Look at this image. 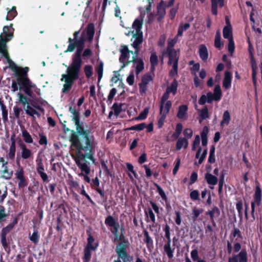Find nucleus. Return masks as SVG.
<instances>
[{"label": "nucleus", "instance_id": "f257e3e1", "mask_svg": "<svg viewBox=\"0 0 262 262\" xmlns=\"http://www.w3.org/2000/svg\"><path fill=\"white\" fill-rule=\"evenodd\" d=\"M69 111L72 114L71 118L74 122L77 132L82 135L84 139V144L79 141L77 134L74 132L72 134L70 141L71 142V155L74 159L76 164L81 169L82 173L85 174H89L91 169L86 163L85 158L90 159L94 161L92 155V145L91 143V139L89 137L90 130H84L80 122L79 113L75 107H70Z\"/></svg>", "mask_w": 262, "mask_h": 262}, {"label": "nucleus", "instance_id": "f03ea898", "mask_svg": "<svg viewBox=\"0 0 262 262\" xmlns=\"http://www.w3.org/2000/svg\"><path fill=\"white\" fill-rule=\"evenodd\" d=\"M143 21V17L141 16L136 19L132 25L133 30L132 31L133 37L131 39V46L135 49V52L129 50L127 46H121L119 49L121 53L119 61L123 64L121 69L127 66L129 63L133 62L136 75H138L144 68L142 59L137 58L140 51V46L143 41V32L141 31Z\"/></svg>", "mask_w": 262, "mask_h": 262}, {"label": "nucleus", "instance_id": "7ed1b4c3", "mask_svg": "<svg viewBox=\"0 0 262 262\" xmlns=\"http://www.w3.org/2000/svg\"><path fill=\"white\" fill-rule=\"evenodd\" d=\"M68 46L67 51L72 52L75 48L77 51L73 59L72 64L67 69V92L69 91L74 81L78 78V75L82 65L81 55L84 48V42L82 39L76 41L74 43L71 42Z\"/></svg>", "mask_w": 262, "mask_h": 262}, {"label": "nucleus", "instance_id": "20e7f679", "mask_svg": "<svg viewBox=\"0 0 262 262\" xmlns=\"http://www.w3.org/2000/svg\"><path fill=\"white\" fill-rule=\"evenodd\" d=\"M28 67L20 68L19 75L17 78V83L20 86L19 89L23 90L24 93L30 97H32L33 92L38 95H40V89L38 88L35 84L32 83L28 77Z\"/></svg>", "mask_w": 262, "mask_h": 262}, {"label": "nucleus", "instance_id": "39448f33", "mask_svg": "<svg viewBox=\"0 0 262 262\" xmlns=\"http://www.w3.org/2000/svg\"><path fill=\"white\" fill-rule=\"evenodd\" d=\"M116 252L118 255L116 260L122 259L123 262H128L132 260L131 257L127 253L125 246L120 243L117 245L116 248Z\"/></svg>", "mask_w": 262, "mask_h": 262}, {"label": "nucleus", "instance_id": "423d86ee", "mask_svg": "<svg viewBox=\"0 0 262 262\" xmlns=\"http://www.w3.org/2000/svg\"><path fill=\"white\" fill-rule=\"evenodd\" d=\"M261 191L259 186L256 187L255 194L254 196V201L251 203V215L253 219L255 220L254 216V210L255 206H259L261 204Z\"/></svg>", "mask_w": 262, "mask_h": 262}, {"label": "nucleus", "instance_id": "0eeeda50", "mask_svg": "<svg viewBox=\"0 0 262 262\" xmlns=\"http://www.w3.org/2000/svg\"><path fill=\"white\" fill-rule=\"evenodd\" d=\"M207 102L209 103H211L213 100L219 101L220 100L222 96V91L220 85H215L214 89V93L209 92L207 93Z\"/></svg>", "mask_w": 262, "mask_h": 262}, {"label": "nucleus", "instance_id": "6e6552de", "mask_svg": "<svg viewBox=\"0 0 262 262\" xmlns=\"http://www.w3.org/2000/svg\"><path fill=\"white\" fill-rule=\"evenodd\" d=\"M24 172L23 168L19 166L15 173L16 179L19 180L18 186L19 188H23L28 185L27 180L24 176Z\"/></svg>", "mask_w": 262, "mask_h": 262}, {"label": "nucleus", "instance_id": "1a4fd4ad", "mask_svg": "<svg viewBox=\"0 0 262 262\" xmlns=\"http://www.w3.org/2000/svg\"><path fill=\"white\" fill-rule=\"evenodd\" d=\"M15 136L13 134L11 136V145L9 147V151L7 154V157L11 160H13L15 158V152H16V145H15Z\"/></svg>", "mask_w": 262, "mask_h": 262}, {"label": "nucleus", "instance_id": "9d476101", "mask_svg": "<svg viewBox=\"0 0 262 262\" xmlns=\"http://www.w3.org/2000/svg\"><path fill=\"white\" fill-rule=\"evenodd\" d=\"M167 52L169 57L168 63L170 64L178 63L179 58V51L173 50L167 51Z\"/></svg>", "mask_w": 262, "mask_h": 262}, {"label": "nucleus", "instance_id": "9b49d317", "mask_svg": "<svg viewBox=\"0 0 262 262\" xmlns=\"http://www.w3.org/2000/svg\"><path fill=\"white\" fill-rule=\"evenodd\" d=\"M13 24H10L9 26H5L3 27V33L5 34L4 39L11 40L13 37L14 29L12 27Z\"/></svg>", "mask_w": 262, "mask_h": 262}, {"label": "nucleus", "instance_id": "f8f14e48", "mask_svg": "<svg viewBox=\"0 0 262 262\" xmlns=\"http://www.w3.org/2000/svg\"><path fill=\"white\" fill-rule=\"evenodd\" d=\"M0 38V53L5 58L9 57V53L7 51V42L9 41V39H4V37L1 36Z\"/></svg>", "mask_w": 262, "mask_h": 262}, {"label": "nucleus", "instance_id": "ddd939ff", "mask_svg": "<svg viewBox=\"0 0 262 262\" xmlns=\"http://www.w3.org/2000/svg\"><path fill=\"white\" fill-rule=\"evenodd\" d=\"M211 12L213 15H217V8H222L224 5V0H211Z\"/></svg>", "mask_w": 262, "mask_h": 262}, {"label": "nucleus", "instance_id": "4468645a", "mask_svg": "<svg viewBox=\"0 0 262 262\" xmlns=\"http://www.w3.org/2000/svg\"><path fill=\"white\" fill-rule=\"evenodd\" d=\"M171 105L172 102L171 101H167L166 102L160 103V114L167 116L169 112Z\"/></svg>", "mask_w": 262, "mask_h": 262}, {"label": "nucleus", "instance_id": "2eb2a0df", "mask_svg": "<svg viewBox=\"0 0 262 262\" xmlns=\"http://www.w3.org/2000/svg\"><path fill=\"white\" fill-rule=\"evenodd\" d=\"M187 110L188 107L187 105H180L179 107V111L177 115V117L182 120H186L188 118Z\"/></svg>", "mask_w": 262, "mask_h": 262}, {"label": "nucleus", "instance_id": "dca6fc26", "mask_svg": "<svg viewBox=\"0 0 262 262\" xmlns=\"http://www.w3.org/2000/svg\"><path fill=\"white\" fill-rule=\"evenodd\" d=\"M24 109L26 114L32 117L33 120L35 119V115H36L38 117H40L41 116L40 114L36 110L30 105V104H28V105L24 107Z\"/></svg>", "mask_w": 262, "mask_h": 262}, {"label": "nucleus", "instance_id": "f3484780", "mask_svg": "<svg viewBox=\"0 0 262 262\" xmlns=\"http://www.w3.org/2000/svg\"><path fill=\"white\" fill-rule=\"evenodd\" d=\"M207 214L210 215L212 224L215 226L216 224L214 221V218L218 217L220 215V211L219 208L216 206L213 207L211 210L207 212Z\"/></svg>", "mask_w": 262, "mask_h": 262}, {"label": "nucleus", "instance_id": "a211bd4d", "mask_svg": "<svg viewBox=\"0 0 262 262\" xmlns=\"http://www.w3.org/2000/svg\"><path fill=\"white\" fill-rule=\"evenodd\" d=\"M232 74L228 71L225 72V77L223 79V85L226 89L230 88L231 84Z\"/></svg>", "mask_w": 262, "mask_h": 262}, {"label": "nucleus", "instance_id": "6ab92c4d", "mask_svg": "<svg viewBox=\"0 0 262 262\" xmlns=\"http://www.w3.org/2000/svg\"><path fill=\"white\" fill-rule=\"evenodd\" d=\"M22 150L21 157L23 159H28L30 158L32 155V151L30 149L27 148L26 145L22 143L19 144Z\"/></svg>", "mask_w": 262, "mask_h": 262}, {"label": "nucleus", "instance_id": "aec40b11", "mask_svg": "<svg viewBox=\"0 0 262 262\" xmlns=\"http://www.w3.org/2000/svg\"><path fill=\"white\" fill-rule=\"evenodd\" d=\"M199 55L201 58L204 61H206L208 57V50L204 45H201L199 47Z\"/></svg>", "mask_w": 262, "mask_h": 262}, {"label": "nucleus", "instance_id": "412c9836", "mask_svg": "<svg viewBox=\"0 0 262 262\" xmlns=\"http://www.w3.org/2000/svg\"><path fill=\"white\" fill-rule=\"evenodd\" d=\"M174 250V245H173L172 246L169 245H164V252L167 255L169 259H171L173 258Z\"/></svg>", "mask_w": 262, "mask_h": 262}, {"label": "nucleus", "instance_id": "4be33fe9", "mask_svg": "<svg viewBox=\"0 0 262 262\" xmlns=\"http://www.w3.org/2000/svg\"><path fill=\"white\" fill-rule=\"evenodd\" d=\"M231 117L230 113L228 111H225L224 112L222 120L220 123V126L223 127L225 126L228 125L230 121Z\"/></svg>", "mask_w": 262, "mask_h": 262}, {"label": "nucleus", "instance_id": "5701e85b", "mask_svg": "<svg viewBox=\"0 0 262 262\" xmlns=\"http://www.w3.org/2000/svg\"><path fill=\"white\" fill-rule=\"evenodd\" d=\"M188 145V139L185 138H180L178 139L176 144V148L178 150H180L182 147L187 148Z\"/></svg>", "mask_w": 262, "mask_h": 262}, {"label": "nucleus", "instance_id": "b1692460", "mask_svg": "<svg viewBox=\"0 0 262 262\" xmlns=\"http://www.w3.org/2000/svg\"><path fill=\"white\" fill-rule=\"evenodd\" d=\"M205 179L208 184L210 185H215L217 184L218 181V179L216 177L209 173H206Z\"/></svg>", "mask_w": 262, "mask_h": 262}, {"label": "nucleus", "instance_id": "393cba45", "mask_svg": "<svg viewBox=\"0 0 262 262\" xmlns=\"http://www.w3.org/2000/svg\"><path fill=\"white\" fill-rule=\"evenodd\" d=\"M202 148L200 147L199 148L198 150L197 151L196 155H195V158L196 159H199V163L200 164H201L203 163V162L204 161V160L205 159L206 155L207 154V149H205L204 150L203 152L202 153V154L201 156V155L202 153Z\"/></svg>", "mask_w": 262, "mask_h": 262}, {"label": "nucleus", "instance_id": "a878e982", "mask_svg": "<svg viewBox=\"0 0 262 262\" xmlns=\"http://www.w3.org/2000/svg\"><path fill=\"white\" fill-rule=\"evenodd\" d=\"M8 60V62L9 64L10 68L15 72L16 76L17 77V78H18V76L19 75V72L20 68L18 67L17 66L10 58V57L9 56L8 58H6Z\"/></svg>", "mask_w": 262, "mask_h": 262}, {"label": "nucleus", "instance_id": "bb28decb", "mask_svg": "<svg viewBox=\"0 0 262 262\" xmlns=\"http://www.w3.org/2000/svg\"><path fill=\"white\" fill-rule=\"evenodd\" d=\"M178 83L177 80H174L171 84L166 89V92L168 93H172L173 95H175L177 93Z\"/></svg>", "mask_w": 262, "mask_h": 262}, {"label": "nucleus", "instance_id": "cd10ccee", "mask_svg": "<svg viewBox=\"0 0 262 262\" xmlns=\"http://www.w3.org/2000/svg\"><path fill=\"white\" fill-rule=\"evenodd\" d=\"M17 14L15 6H13L11 9L8 11L7 15L6 17L7 20H12Z\"/></svg>", "mask_w": 262, "mask_h": 262}, {"label": "nucleus", "instance_id": "c85d7f7f", "mask_svg": "<svg viewBox=\"0 0 262 262\" xmlns=\"http://www.w3.org/2000/svg\"><path fill=\"white\" fill-rule=\"evenodd\" d=\"M223 36L225 38L230 39L232 37V29L230 25L225 26L223 29Z\"/></svg>", "mask_w": 262, "mask_h": 262}, {"label": "nucleus", "instance_id": "c756f323", "mask_svg": "<svg viewBox=\"0 0 262 262\" xmlns=\"http://www.w3.org/2000/svg\"><path fill=\"white\" fill-rule=\"evenodd\" d=\"M165 13L166 12L165 8L162 6L161 4L157 7V19L159 21H160L163 19L165 15Z\"/></svg>", "mask_w": 262, "mask_h": 262}, {"label": "nucleus", "instance_id": "7c9ffc66", "mask_svg": "<svg viewBox=\"0 0 262 262\" xmlns=\"http://www.w3.org/2000/svg\"><path fill=\"white\" fill-rule=\"evenodd\" d=\"M22 137L26 143L30 144L33 143V139L27 130L24 129L22 131Z\"/></svg>", "mask_w": 262, "mask_h": 262}, {"label": "nucleus", "instance_id": "2f4dec72", "mask_svg": "<svg viewBox=\"0 0 262 262\" xmlns=\"http://www.w3.org/2000/svg\"><path fill=\"white\" fill-rule=\"evenodd\" d=\"M151 63V69L152 71L155 70V67L158 64V56L155 53H152L150 58Z\"/></svg>", "mask_w": 262, "mask_h": 262}, {"label": "nucleus", "instance_id": "473e14b6", "mask_svg": "<svg viewBox=\"0 0 262 262\" xmlns=\"http://www.w3.org/2000/svg\"><path fill=\"white\" fill-rule=\"evenodd\" d=\"M86 34L88 36L89 39L91 40L94 34V26L93 24L88 25L86 29Z\"/></svg>", "mask_w": 262, "mask_h": 262}, {"label": "nucleus", "instance_id": "72a5a7b5", "mask_svg": "<svg viewBox=\"0 0 262 262\" xmlns=\"http://www.w3.org/2000/svg\"><path fill=\"white\" fill-rule=\"evenodd\" d=\"M190 27V25L188 23L185 24H181L179 27L177 36H182L183 33L184 31L187 30Z\"/></svg>", "mask_w": 262, "mask_h": 262}, {"label": "nucleus", "instance_id": "f704fd0d", "mask_svg": "<svg viewBox=\"0 0 262 262\" xmlns=\"http://www.w3.org/2000/svg\"><path fill=\"white\" fill-rule=\"evenodd\" d=\"M118 223L111 215L108 216L105 220V224L108 227H113Z\"/></svg>", "mask_w": 262, "mask_h": 262}, {"label": "nucleus", "instance_id": "c9c22d12", "mask_svg": "<svg viewBox=\"0 0 262 262\" xmlns=\"http://www.w3.org/2000/svg\"><path fill=\"white\" fill-rule=\"evenodd\" d=\"M19 97V100L23 104H30L31 102V100L28 98L26 96H25L21 93L18 94Z\"/></svg>", "mask_w": 262, "mask_h": 262}, {"label": "nucleus", "instance_id": "e433bc0d", "mask_svg": "<svg viewBox=\"0 0 262 262\" xmlns=\"http://www.w3.org/2000/svg\"><path fill=\"white\" fill-rule=\"evenodd\" d=\"M200 116L202 120L206 119L209 117L208 109L205 106L200 111Z\"/></svg>", "mask_w": 262, "mask_h": 262}, {"label": "nucleus", "instance_id": "4c0bfd02", "mask_svg": "<svg viewBox=\"0 0 262 262\" xmlns=\"http://www.w3.org/2000/svg\"><path fill=\"white\" fill-rule=\"evenodd\" d=\"M215 147L212 146L210 147L209 156L208 158V162L210 163H214L215 161Z\"/></svg>", "mask_w": 262, "mask_h": 262}, {"label": "nucleus", "instance_id": "58836bf2", "mask_svg": "<svg viewBox=\"0 0 262 262\" xmlns=\"http://www.w3.org/2000/svg\"><path fill=\"white\" fill-rule=\"evenodd\" d=\"M178 36L177 35L173 39H169L168 41V46L167 51L173 50V47L177 41Z\"/></svg>", "mask_w": 262, "mask_h": 262}, {"label": "nucleus", "instance_id": "ea45409f", "mask_svg": "<svg viewBox=\"0 0 262 262\" xmlns=\"http://www.w3.org/2000/svg\"><path fill=\"white\" fill-rule=\"evenodd\" d=\"M3 175L2 177L6 180H9L12 175V171H9L8 167L7 166H4V168L3 170Z\"/></svg>", "mask_w": 262, "mask_h": 262}, {"label": "nucleus", "instance_id": "a19ab883", "mask_svg": "<svg viewBox=\"0 0 262 262\" xmlns=\"http://www.w3.org/2000/svg\"><path fill=\"white\" fill-rule=\"evenodd\" d=\"M124 105L122 103H114L113 105V108L115 114L118 115L122 110V106Z\"/></svg>", "mask_w": 262, "mask_h": 262}, {"label": "nucleus", "instance_id": "79ce46f5", "mask_svg": "<svg viewBox=\"0 0 262 262\" xmlns=\"http://www.w3.org/2000/svg\"><path fill=\"white\" fill-rule=\"evenodd\" d=\"M214 46L216 48H219L222 46L221 41V33L219 31H217L215 36Z\"/></svg>", "mask_w": 262, "mask_h": 262}, {"label": "nucleus", "instance_id": "37998d69", "mask_svg": "<svg viewBox=\"0 0 262 262\" xmlns=\"http://www.w3.org/2000/svg\"><path fill=\"white\" fill-rule=\"evenodd\" d=\"M203 209L202 208L197 209L196 208H193L192 209V213H193V221H195L198 217L203 212Z\"/></svg>", "mask_w": 262, "mask_h": 262}, {"label": "nucleus", "instance_id": "c03bdc74", "mask_svg": "<svg viewBox=\"0 0 262 262\" xmlns=\"http://www.w3.org/2000/svg\"><path fill=\"white\" fill-rule=\"evenodd\" d=\"M103 71V64L100 62L97 68V72L98 76V81H100L102 78Z\"/></svg>", "mask_w": 262, "mask_h": 262}, {"label": "nucleus", "instance_id": "a18cd8bd", "mask_svg": "<svg viewBox=\"0 0 262 262\" xmlns=\"http://www.w3.org/2000/svg\"><path fill=\"white\" fill-rule=\"evenodd\" d=\"M239 257V262H247V253L245 250H242L237 255Z\"/></svg>", "mask_w": 262, "mask_h": 262}, {"label": "nucleus", "instance_id": "49530a36", "mask_svg": "<svg viewBox=\"0 0 262 262\" xmlns=\"http://www.w3.org/2000/svg\"><path fill=\"white\" fill-rule=\"evenodd\" d=\"M235 46H234V42L233 41V37H230V39H229V43L228 46V49L229 52L232 54L234 51Z\"/></svg>", "mask_w": 262, "mask_h": 262}, {"label": "nucleus", "instance_id": "de8ad7c7", "mask_svg": "<svg viewBox=\"0 0 262 262\" xmlns=\"http://www.w3.org/2000/svg\"><path fill=\"white\" fill-rule=\"evenodd\" d=\"M183 129V125L181 123L177 124L176 126V133L173 134V136L176 138L179 137L181 134Z\"/></svg>", "mask_w": 262, "mask_h": 262}, {"label": "nucleus", "instance_id": "09e8293b", "mask_svg": "<svg viewBox=\"0 0 262 262\" xmlns=\"http://www.w3.org/2000/svg\"><path fill=\"white\" fill-rule=\"evenodd\" d=\"M8 215L5 213V208L3 206L0 205V222L5 221Z\"/></svg>", "mask_w": 262, "mask_h": 262}, {"label": "nucleus", "instance_id": "8fccbe9b", "mask_svg": "<svg viewBox=\"0 0 262 262\" xmlns=\"http://www.w3.org/2000/svg\"><path fill=\"white\" fill-rule=\"evenodd\" d=\"M91 249L86 248L84 250V262H89L91 256V253L90 251Z\"/></svg>", "mask_w": 262, "mask_h": 262}, {"label": "nucleus", "instance_id": "3c124183", "mask_svg": "<svg viewBox=\"0 0 262 262\" xmlns=\"http://www.w3.org/2000/svg\"><path fill=\"white\" fill-rule=\"evenodd\" d=\"M1 106L2 111V118L4 122H5L8 121V111L4 104H2Z\"/></svg>", "mask_w": 262, "mask_h": 262}, {"label": "nucleus", "instance_id": "603ef678", "mask_svg": "<svg viewBox=\"0 0 262 262\" xmlns=\"http://www.w3.org/2000/svg\"><path fill=\"white\" fill-rule=\"evenodd\" d=\"M39 136L40 137L39 143L40 145H47L48 140L47 137L43 133H39Z\"/></svg>", "mask_w": 262, "mask_h": 262}, {"label": "nucleus", "instance_id": "864d4df0", "mask_svg": "<svg viewBox=\"0 0 262 262\" xmlns=\"http://www.w3.org/2000/svg\"><path fill=\"white\" fill-rule=\"evenodd\" d=\"M146 127V124L145 123H142L132 126L130 128L131 130H142Z\"/></svg>", "mask_w": 262, "mask_h": 262}, {"label": "nucleus", "instance_id": "5fc2aeb1", "mask_svg": "<svg viewBox=\"0 0 262 262\" xmlns=\"http://www.w3.org/2000/svg\"><path fill=\"white\" fill-rule=\"evenodd\" d=\"M84 71L86 76L88 78H90L93 74L92 67L90 65H86L84 68Z\"/></svg>", "mask_w": 262, "mask_h": 262}, {"label": "nucleus", "instance_id": "6e6d98bb", "mask_svg": "<svg viewBox=\"0 0 262 262\" xmlns=\"http://www.w3.org/2000/svg\"><path fill=\"white\" fill-rule=\"evenodd\" d=\"M236 208L238 211V216L242 217L243 216V203L241 201L236 203Z\"/></svg>", "mask_w": 262, "mask_h": 262}, {"label": "nucleus", "instance_id": "4d7b16f0", "mask_svg": "<svg viewBox=\"0 0 262 262\" xmlns=\"http://www.w3.org/2000/svg\"><path fill=\"white\" fill-rule=\"evenodd\" d=\"M13 225H8L2 230L1 235L6 236L7 234L13 229Z\"/></svg>", "mask_w": 262, "mask_h": 262}, {"label": "nucleus", "instance_id": "13d9d810", "mask_svg": "<svg viewBox=\"0 0 262 262\" xmlns=\"http://www.w3.org/2000/svg\"><path fill=\"white\" fill-rule=\"evenodd\" d=\"M38 238L39 236L37 231L33 232L31 236L29 237L30 241L34 244H37L38 242Z\"/></svg>", "mask_w": 262, "mask_h": 262}, {"label": "nucleus", "instance_id": "bf43d9fd", "mask_svg": "<svg viewBox=\"0 0 262 262\" xmlns=\"http://www.w3.org/2000/svg\"><path fill=\"white\" fill-rule=\"evenodd\" d=\"M200 143V138L199 135H196L195 137L194 140L193 142L192 149V150H195L198 146Z\"/></svg>", "mask_w": 262, "mask_h": 262}, {"label": "nucleus", "instance_id": "052dcab7", "mask_svg": "<svg viewBox=\"0 0 262 262\" xmlns=\"http://www.w3.org/2000/svg\"><path fill=\"white\" fill-rule=\"evenodd\" d=\"M144 235L145 237L144 241L147 244V246H149L150 245L152 244V241L151 237L149 236V234L147 231H145L144 232Z\"/></svg>", "mask_w": 262, "mask_h": 262}, {"label": "nucleus", "instance_id": "680f3d73", "mask_svg": "<svg viewBox=\"0 0 262 262\" xmlns=\"http://www.w3.org/2000/svg\"><path fill=\"white\" fill-rule=\"evenodd\" d=\"M36 170L38 173L42 172L44 171V166L41 160L39 161L37 160V167Z\"/></svg>", "mask_w": 262, "mask_h": 262}, {"label": "nucleus", "instance_id": "e2e57ef3", "mask_svg": "<svg viewBox=\"0 0 262 262\" xmlns=\"http://www.w3.org/2000/svg\"><path fill=\"white\" fill-rule=\"evenodd\" d=\"M30 105L36 110L40 111L42 112H44L43 107L34 101H31Z\"/></svg>", "mask_w": 262, "mask_h": 262}, {"label": "nucleus", "instance_id": "0e129e2a", "mask_svg": "<svg viewBox=\"0 0 262 262\" xmlns=\"http://www.w3.org/2000/svg\"><path fill=\"white\" fill-rule=\"evenodd\" d=\"M190 197L192 200H199V192L196 190L192 191L190 193Z\"/></svg>", "mask_w": 262, "mask_h": 262}, {"label": "nucleus", "instance_id": "69168bd1", "mask_svg": "<svg viewBox=\"0 0 262 262\" xmlns=\"http://www.w3.org/2000/svg\"><path fill=\"white\" fill-rule=\"evenodd\" d=\"M191 257L193 261H197L198 259H200L199 258V253L198 251L196 249H194L191 251Z\"/></svg>", "mask_w": 262, "mask_h": 262}, {"label": "nucleus", "instance_id": "338daca9", "mask_svg": "<svg viewBox=\"0 0 262 262\" xmlns=\"http://www.w3.org/2000/svg\"><path fill=\"white\" fill-rule=\"evenodd\" d=\"M152 80V77L149 74H146L143 76L142 82L146 84H148Z\"/></svg>", "mask_w": 262, "mask_h": 262}, {"label": "nucleus", "instance_id": "774afa93", "mask_svg": "<svg viewBox=\"0 0 262 262\" xmlns=\"http://www.w3.org/2000/svg\"><path fill=\"white\" fill-rule=\"evenodd\" d=\"M172 66V69L170 72V75L171 76H174L177 75L178 73V63H173L171 64Z\"/></svg>", "mask_w": 262, "mask_h": 262}]
</instances>
